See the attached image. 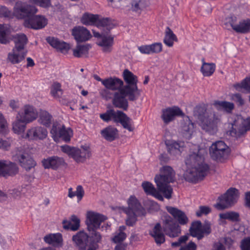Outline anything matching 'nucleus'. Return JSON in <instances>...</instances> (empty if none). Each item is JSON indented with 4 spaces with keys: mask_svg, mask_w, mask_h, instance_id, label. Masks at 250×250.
<instances>
[{
    "mask_svg": "<svg viewBox=\"0 0 250 250\" xmlns=\"http://www.w3.org/2000/svg\"><path fill=\"white\" fill-rule=\"evenodd\" d=\"M160 174L156 175L154 180L157 188L167 199H170L173 189L169 183H174L176 180L175 172L170 166H163L160 169Z\"/></svg>",
    "mask_w": 250,
    "mask_h": 250,
    "instance_id": "f257e3e1",
    "label": "nucleus"
},
{
    "mask_svg": "<svg viewBox=\"0 0 250 250\" xmlns=\"http://www.w3.org/2000/svg\"><path fill=\"white\" fill-rule=\"evenodd\" d=\"M127 204L128 207L125 208L124 210L127 215L126 224L129 226H133L137 221V217L145 216L146 211L134 196L130 197L127 201Z\"/></svg>",
    "mask_w": 250,
    "mask_h": 250,
    "instance_id": "f03ea898",
    "label": "nucleus"
},
{
    "mask_svg": "<svg viewBox=\"0 0 250 250\" xmlns=\"http://www.w3.org/2000/svg\"><path fill=\"white\" fill-rule=\"evenodd\" d=\"M130 92L131 94H128L127 90L123 87L118 92H115L112 100L113 104L116 107L127 110L128 104L126 97L130 101H134L140 97L132 92Z\"/></svg>",
    "mask_w": 250,
    "mask_h": 250,
    "instance_id": "7ed1b4c3",
    "label": "nucleus"
},
{
    "mask_svg": "<svg viewBox=\"0 0 250 250\" xmlns=\"http://www.w3.org/2000/svg\"><path fill=\"white\" fill-rule=\"evenodd\" d=\"M37 12L38 9L35 6L21 1H18L16 2L14 7L12 15L18 19H23L25 21L29 18L32 15L36 14Z\"/></svg>",
    "mask_w": 250,
    "mask_h": 250,
    "instance_id": "20e7f679",
    "label": "nucleus"
},
{
    "mask_svg": "<svg viewBox=\"0 0 250 250\" xmlns=\"http://www.w3.org/2000/svg\"><path fill=\"white\" fill-rule=\"evenodd\" d=\"M221 121L220 117L213 112H210L199 124L203 130L210 134H214L217 131Z\"/></svg>",
    "mask_w": 250,
    "mask_h": 250,
    "instance_id": "39448f33",
    "label": "nucleus"
},
{
    "mask_svg": "<svg viewBox=\"0 0 250 250\" xmlns=\"http://www.w3.org/2000/svg\"><path fill=\"white\" fill-rule=\"evenodd\" d=\"M201 167H188L184 174L185 179L189 182L196 183L202 180L207 175L209 166L203 165Z\"/></svg>",
    "mask_w": 250,
    "mask_h": 250,
    "instance_id": "423d86ee",
    "label": "nucleus"
},
{
    "mask_svg": "<svg viewBox=\"0 0 250 250\" xmlns=\"http://www.w3.org/2000/svg\"><path fill=\"white\" fill-rule=\"evenodd\" d=\"M239 197V191L235 188H230L223 195L219 197L220 202L215 207L220 210L227 208L235 204Z\"/></svg>",
    "mask_w": 250,
    "mask_h": 250,
    "instance_id": "0eeeda50",
    "label": "nucleus"
},
{
    "mask_svg": "<svg viewBox=\"0 0 250 250\" xmlns=\"http://www.w3.org/2000/svg\"><path fill=\"white\" fill-rule=\"evenodd\" d=\"M162 226L166 234L170 237H178L181 233L180 225L172 217L168 215L163 216Z\"/></svg>",
    "mask_w": 250,
    "mask_h": 250,
    "instance_id": "6e6552de",
    "label": "nucleus"
},
{
    "mask_svg": "<svg viewBox=\"0 0 250 250\" xmlns=\"http://www.w3.org/2000/svg\"><path fill=\"white\" fill-rule=\"evenodd\" d=\"M123 75L124 79L127 84L123 88L127 90L128 94H131L130 92H132L140 96L141 90L137 87V77L128 69H125Z\"/></svg>",
    "mask_w": 250,
    "mask_h": 250,
    "instance_id": "1a4fd4ad",
    "label": "nucleus"
},
{
    "mask_svg": "<svg viewBox=\"0 0 250 250\" xmlns=\"http://www.w3.org/2000/svg\"><path fill=\"white\" fill-rule=\"evenodd\" d=\"M48 23V20L41 15H32L29 18L24 21L23 25L27 28L40 30L44 28Z\"/></svg>",
    "mask_w": 250,
    "mask_h": 250,
    "instance_id": "9d476101",
    "label": "nucleus"
},
{
    "mask_svg": "<svg viewBox=\"0 0 250 250\" xmlns=\"http://www.w3.org/2000/svg\"><path fill=\"white\" fill-rule=\"evenodd\" d=\"M12 158L14 161L19 163L20 166L26 170H30L36 165L33 159L25 152L18 151Z\"/></svg>",
    "mask_w": 250,
    "mask_h": 250,
    "instance_id": "9b49d317",
    "label": "nucleus"
},
{
    "mask_svg": "<svg viewBox=\"0 0 250 250\" xmlns=\"http://www.w3.org/2000/svg\"><path fill=\"white\" fill-rule=\"evenodd\" d=\"M107 219V217L102 214L92 211L86 214L85 221L87 229H99L101 223Z\"/></svg>",
    "mask_w": 250,
    "mask_h": 250,
    "instance_id": "f8f14e48",
    "label": "nucleus"
},
{
    "mask_svg": "<svg viewBox=\"0 0 250 250\" xmlns=\"http://www.w3.org/2000/svg\"><path fill=\"white\" fill-rule=\"evenodd\" d=\"M48 132L46 128L41 126H32L27 130L23 138L28 140H42L47 136Z\"/></svg>",
    "mask_w": 250,
    "mask_h": 250,
    "instance_id": "ddd939ff",
    "label": "nucleus"
},
{
    "mask_svg": "<svg viewBox=\"0 0 250 250\" xmlns=\"http://www.w3.org/2000/svg\"><path fill=\"white\" fill-rule=\"evenodd\" d=\"M71 34L77 42H83L92 38L90 32L82 26H76L71 30Z\"/></svg>",
    "mask_w": 250,
    "mask_h": 250,
    "instance_id": "4468645a",
    "label": "nucleus"
},
{
    "mask_svg": "<svg viewBox=\"0 0 250 250\" xmlns=\"http://www.w3.org/2000/svg\"><path fill=\"white\" fill-rule=\"evenodd\" d=\"M165 145L167 152L174 156H179L185 147V143L183 141H175L174 140H167Z\"/></svg>",
    "mask_w": 250,
    "mask_h": 250,
    "instance_id": "2eb2a0df",
    "label": "nucleus"
},
{
    "mask_svg": "<svg viewBox=\"0 0 250 250\" xmlns=\"http://www.w3.org/2000/svg\"><path fill=\"white\" fill-rule=\"evenodd\" d=\"M167 210L179 225H186L189 222L188 216L182 210L172 207H167Z\"/></svg>",
    "mask_w": 250,
    "mask_h": 250,
    "instance_id": "dca6fc26",
    "label": "nucleus"
},
{
    "mask_svg": "<svg viewBox=\"0 0 250 250\" xmlns=\"http://www.w3.org/2000/svg\"><path fill=\"white\" fill-rule=\"evenodd\" d=\"M184 114L181 109L177 106L168 107L163 110L162 118L166 124L172 121L175 116H184Z\"/></svg>",
    "mask_w": 250,
    "mask_h": 250,
    "instance_id": "f3484780",
    "label": "nucleus"
},
{
    "mask_svg": "<svg viewBox=\"0 0 250 250\" xmlns=\"http://www.w3.org/2000/svg\"><path fill=\"white\" fill-rule=\"evenodd\" d=\"M44 168H52L56 170L59 167L65 164L63 158L57 156L48 157L42 161Z\"/></svg>",
    "mask_w": 250,
    "mask_h": 250,
    "instance_id": "a211bd4d",
    "label": "nucleus"
},
{
    "mask_svg": "<svg viewBox=\"0 0 250 250\" xmlns=\"http://www.w3.org/2000/svg\"><path fill=\"white\" fill-rule=\"evenodd\" d=\"M17 115L20 116V117L25 123H29L37 118L38 113L33 106L26 105L23 108V111L22 112H19Z\"/></svg>",
    "mask_w": 250,
    "mask_h": 250,
    "instance_id": "6ab92c4d",
    "label": "nucleus"
},
{
    "mask_svg": "<svg viewBox=\"0 0 250 250\" xmlns=\"http://www.w3.org/2000/svg\"><path fill=\"white\" fill-rule=\"evenodd\" d=\"M102 84L107 89L119 91L123 87L124 82L118 78L111 77L104 79Z\"/></svg>",
    "mask_w": 250,
    "mask_h": 250,
    "instance_id": "aec40b11",
    "label": "nucleus"
},
{
    "mask_svg": "<svg viewBox=\"0 0 250 250\" xmlns=\"http://www.w3.org/2000/svg\"><path fill=\"white\" fill-rule=\"evenodd\" d=\"M203 156L193 153L189 154L185 160V163L188 167H201L203 165H207L204 162Z\"/></svg>",
    "mask_w": 250,
    "mask_h": 250,
    "instance_id": "412c9836",
    "label": "nucleus"
},
{
    "mask_svg": "<svg viewBox=\"0 0 250 250\" xmlns=\"http://www.w3.org/2000/svg\"><path fill=\"white\" fill-rule=\"evenodd\" d=\"M26 55V52L24 50L14 47L8 53L7 60L12 64L19 63L24 60Z\"/></svg>",
    "mask_w": 250,
    "mask_h": 250,
    "instance_id": "4be33fe9",
    "label": "nucleus"
},
{
    "mask_svg": "<svg viewBox=\"0 0 250 250\" xmlns=\"http://www.w3.org/2000/svg\"><path fill=\"white\" fill-rule=\"evenodd\" d=\"M114 43V37L111 36L104 35L97 43V45L102 47V51L106 53L111 52Z\"/></svg>",
    "mask_w": 250,
    "mask_h": 250,
    "instance_id": "5701e85b",
    "label": "nucleus"
},
{
    "mask_svg": "<svg viewBox=\"0 0 250 250\" xmlns=\"http://www.w3.org/2000/svg\"><path fill=\"white\" fill-rule=\"evenodd\" d=\"M73 159L77 163H83L86 159L89 158L91 155L89 147H83L82 149L76 148L74 151Z\"/></svg>",
    "mask_w": 250,
    "mask_h": 250,
    "instance_id": "b1692460",
    "label": "nucleus"
},
{
    "mask_svg": "<svg viewBox=\"0 0 250 250\" xmlns=\"http://www.w3.org/2000/svg\"><path fill=\"white\" fill-rule=\"evenodd\" d=\"M46 41L51 46L62 53H66L70 48L69 44L54 37H47Z\"/></svg>",
    "mask_w": 250,
    "mask_h": 250,
    "instance_id": "393cba45",
    "label": "nucleus"
},
{
    "mask_svg": "<svg viewBox=\"0 0 250 250\" xmlns=\"http://www.w3.org/2000/svg\"><path fill=\"white\" fill-rule=\"evenodd\" d=\"M43 240L46 243L55 247H61L62 246V237L60 233H50L45 235Z\"/></svg>",
    "mask_w": 250,
    "mask_h": 250,
    "instance_id": "a878e982",
    "label": "nucleus"
},
{
    "mask_svg": "<svg viewBox=\"0 0 250 250\" xmlns=\"http://www.w3.org/2000/svg\"><path fill=\"white\" fill-rule=\"evenodd\" d=\"M149 234L155 240L157 245H161L165 242V237L162 230V226L159 223H157Z\"/></svg>",
    "mask_w": 250,
    "mask_h": 250,
    "instance_id": "bb28decb",
    "label": "nucleus"
},
{
    "mask_svg": "<svg viewBox=\"0 0 250 250\" xmlns=\"http://www.w3.org/2000/svg\"><path fill=\"white\" fill-rule=\"evenodd\" d=\"M142 186L146 194L152 195L161 201L164 200L163 196L160 193V191L157 190L151 183L144 182L142 183Z\"/></svg>",
    "mask_w": 250,
    "mask_h": 250,
    "instance_id": "cd10ccee",
    "label": "nucleus"
},
{
    "mask_svg": "<svg viewBox=\"0 0 250 250\" xmlns=\"http://www.w3.org/2000/svg\"><path fill=\"white\" fill-rule=\"evenodd\" d=\"M101 134L104 139L112 142L118 137V131L116 128L110 125L102 130Z\"/></svg>",
    "mask_w": 250,
    "mask_h": 250,
    "instance_id": "c85d7f7f",
    "label": "nucleus"
},
{
    "mask_svg": "<svg viewBox=\"0 0 250 250\" xmlns=\"http://www.w3.org/2000/svg\"><path fill=\"white\" fill-rule=\"evenodd\" d=\"M11 40L15 43L14 48L24 50L27 43L28 39L24 34H16L11 36Z\"/></svg>",
    "mask_w": 250,
    "mask_h": 250,
    "instance_id": "c756f323",
    "label": "nucleus"
},
{
    "mask_svg": "<svg viewBox=\"0 0 250 250\" xmlns=\"http://www.w3.org/2000/svg\"><path fill=\"white\" fill-rule=\"evenodd\" d=\"M115 123H121L124 128L127 129L129 131H133L134 130V127L132 126V120L123 111H119L118 118Z\"/></svg>",
    "mask_w": 250,
    "mask_h": 250,
    "instance_id": "7c9ffc66",
    "label": "nucleus"
},
{
    "mask_svg": "<svg viewBox=\"0 0 250 250\" xmlns=\"http://www.w3.org/2000/svg\"><path fill=\"white\" fill-rule=\"evenodd\" d=\"M209 152L210 156L213 159L222 162L228 158L229 150L211 149L210 147Z\"/></svg>",
    "mask_w": 250,
    "mask_h": 250,
    "instance_id": "2f4dec72",
    "label": "nucleus"
},
{
    "mask_svg": "<svg viewBox=\"0 0 250 250\" xmlns=\"http://www.w3.org/2000/svg\"><path fill=\"white\" fill-rule=\"evenodd\" d=\"M202 230V223L201 221H195L192 223L189 229L190 234L194 237H196L198 240H201L204 237Z\"/></svg>",
    "mask_w": 250,
    "mask_h": 250,
    "instance_id": "473e14b6",
    "label": "nucleus"
},
{
    "mask_svg": "<svg viewBox=\"0 0 250 250\" xmlns=\"http://www.w3.org/2000/svg\"><path fill=\"white\" fill-rule=\"evenodd\" d=\"M213 105L218 110L224 111L228 113H231L234 108L233 103L227 101H215Z\"/></svg>",
    "mask_w": 250,
    "mask_h": 250,
    "instance_id": "72a5a7b5",
    "label": "nucleus"
},
{
    "mask_svg": "<svg viewBox=\"0 0 250 250\" xmlns=\"http://www.w3.org/2000/svg\"><path fill=\"white\" fill-rule=\"evenodd\" d=\"M80 219L75 215H72L71 221L63 220L62 222L63 228L65 229L77 230L80 227Z\"/></svg>",
    "mask_w": 250,
    "mask_h": 250,
    "instance_id": "f704fd0d",
    "label": "nucleus"
},
{
    "mask_svg": "<svg viewBox=\"0 0 250 250\" xmlns=\"http://www.w3.org/2000/svg\"><path fill=\"white\" fill-rule=\"evenodd\" d=\"M181 128L183 136L187 139L190 138L194 131L193 123L189 119H188L182 124Z\"/></svg>",
    "mask_w": 250,
    "mask_h": 250,
    "instance_id": "c9c22d12",
    "label": "nucleus"
},
{
    "mask_svg": "<svg viewBox=\"0 0 250 250\" xmlns=\"http://www.w3.org/2000/svg\"><path fill=\"white\" fill-rule=\"evenodd\" d=\"M99 15L85 13L81 18V22L85 25H94L98 21Z\"/></svg>",
    "mask_w": 250,
    "mask_h": 250,
    "instance_id": "e433bc0d",
    "label": "nucleus"
},
{
    "mask_svg": "<svg viewBox=\"0 0 250 250\" xmlns=\"http://www.w3.org/2000/svg\"><path fill=\"white\" fill-rule=\"evenodd\" d=\"M235 27L234 31L237 33L246 34L250 32V19H247L241 21Z\"/></svg>",
    "mask_w": 250,
    "mask_h": 250,
    "instance_id": "4c0bfd02",
    "label": "nucleus"
},
{
    "mask_svg": "<svg viewBox=\"0 0 250 250\" xmlns=\"http://www.w3.org/2000/svg\"><path fill=\"white\" fill-rule=\"evenodd\" d=\"M26 124L20 117V116L17 115L16 120L13 123L12 129L13 131L19 134L22 133L25 129Z\"/></svg>",
    "mask_w": 250,
    "mask_h": 250,
    "instance_id": "58836bf2",
    "label": "nucleus"
},
{
    "mask_svg": "<svg viewBox=\"0 0 250 250\" xmlns=\"http://www.w3.org/2000/svg\"><path fill=\"white\" fill-rule=\"evenodd\" d=\"M119 111H120L117 110L115 111L114 109H108L105 113L100 114V117L105 122H108L111 120L116 122L118 118V115L119 114Z\"/></svg>",
    "mask_w": 250,
    "mask_h": 250,
    "instance_id": "ea45409f",
    "label": "nucleus"
},
{
    "mask_svg": "<svg viewBox=\"0 0 250 250\" xmlns=\"http://www.w3.org/2000/svg\"><path fill=\"white\" fill-rule=\"evenodd\" d=\"M53 121L52 116L45 110H41L39 114V122L46 127L50 126Z\"/></svg>",
    "mask_w": 250,
    "mask_h": 250,
    "instance_id": "a19ab883",
    "label": "nucleus"
},
{
    "mask_svg": "<svg viewBox=\"0 0 250 250\" xmlns=\"http://www.w3.org/2000/svg\"><path fill=\"white\" fill-rule=\"evenodd\" d=\"M4 171L3 177H6L9 176H13L18 172L19 168L15 163L6 161L5 167Z\"/></svg>",
    "mask_w": 250,
    "mask_h": 250,
    "instance_id": "79ce46f5",
    "label": "nucleus"
},
{
    "mask_svg": "<svg viewBox=\"0 0 250 250\" xmlns=\"http://www.w3.org/2000/svg\"><path fill=\"white\" fill-rule=\"evenodd\" d=\"M177 41V39L175 35L169 27H167L164 39V43L168 47H171L173 45L174 41Z\"/></svg>",
    "mask_w": 250,
    "mask_h": 250,
    "instance_id": "37998d69",
    "label": "nucleus"
},
{
    "mask_svg": "<svg viewBox=\"0 0 250 250\" xmlns=\"http://www.w3.org/2000/svg\"><path fill=\"white\" fill-rule=\"evenodd\" d=\"M91 48L90 44L78 45L73 50V55L77 58L82 57L88 53L89 49Z\"/></svg>",
    "mask_w": 250,
    "mask_h": 250,
    "instance_id": "c03bdc74",
    "label": "nucleus"
},
{
    "mask_svg": "<svg viewBox=\"0 0 250 250\" xmlns=\"http://www.w3.org/2000/svg\"><path fill=\"white\" fill-rule=\"evenodd\" d=\"M233 87L238 91L243 89L245 92L250 93V77L246 78L240 83L234 84Z\"/></svg>",
    "mask_w": 250,
    "mask_h": 250,
    "instance_id": "a18cd8bd",
    "label": "nucleus"
},
{
    "mask_svg": "<svg viewBox=\"0 0 250 250\" xmlns=\"http://www.w3.org/2000/svg\"><path fill=\"white\" fill-rule=\"evenodd\" d=\"M88 238V236L86 233L83 231H80L73 236L72 240L80 248L82 247V245L86 243Z\"/></svg>",
    "mask_w": 250,
    "mask_h": 250,
    "instance_id": "49530a36",
    "label": "nucleus"
},
{
    "mask_svg": "<svg viewBox=\"0 0 250 250\" xmlns=\"http://www.w3.org/2000/svg\"><path fill=\"white\" fill-rule=\"evenodd\" d=\"M215 70V65L213 63H206L203 62L201 68V71L205 77L211 76Z\"/></svg>",
    "mask_w": 250,
    "mask_h": 250,
    "instance_id": "de8ad7c7",
    "label": "nucleus"
},
{
    "mask_svg": "<svg viewBox=\"0 0 250 250\" xmlns=\"http://www.w3.org/2000/svg\"><path fill=\"white\" fill-rule=\"evenodd\" d=\"M84 194V191L82 186L79 185L77 186L76 188V191L75 192L73 191L72 188H70L68 189V196L69 198H72L76 196L78 202L80 201L82 199Z\"/></svg>",
    "mask_w": 250,
    "mask_h": 250,
    "instance_id": "09e8293b",
    "label": "nucleus"
},
{
    "mask_svg": "<svg viewBox=\"0 0 250 250\" xmlns=\"http://www.w3.org/2000/svg\"><path fill=\"white\" fill-rule=\"evenodd\" d=\"M210 112L207 111V109L204 106H196L194 111V116H196L200 122L206 116L209 114Z\"/></svg>",
    "mask_w": 250,
    "mask_h": 250,
    "instance_id": "8fccbe9b",
    "label": "nucleus"
},
{
    "mask_svg": "<svg viewBox=\"0 0 250 250\" xmlns=\"http://www.w3.org/2000/svg\"><path fill=\"white\" fill-rule=\"evenodd\" d=\"M73 136V131L70 128H66L63 126L61 131L60 135L58 136L59 138H61L62 140L67 143L70 141L71 138Z\"/></svg>",
    "mask_w": 250,
    "mask_h": 250,
    "instance_id": "3c124183",
    "label": "nucleus"
},
{
    "mask_svg": "<svg viewBox=\"0 0 250 250\" xmlns=\"http://www.w3.org/2000/svg\"><path fill=\"white\" fill-rule=\"evenodd\" d=\"M219 217L221 219L229 220L232 222H238L240 220L239 213L234 211L220 213Z\"/></svg>",
    "mask_w": 250,
    "mask_h": 250,
    "instance_id": "603ef678",
    "label": "nucleus"
},
{
    "mask_svg": "<svg viewBox=\"0 0 250 250\" xmlns=\"http://www.w3.org/2000/svg\"><path fill=\"white\" fill-rule=\"evenodd\" d=\"M89 231V238L90 241L92 243L98 244L101 242L102 236L101 234L97 231L98 229H87Z\"/></svg>",
    "mask_w": 250,
    "mask_h": 250,
    "instance_id": "864d4df0",
    "label": "nucleus"
},
{
    "mask_svg": "<svg viewBox=\"0 0 250 250\" xmlns=\"http://www.w3.org/2000/svg\"><path fill=\"white\" fill-rule=\"evenodd\" d=\"M64 125L61 124L58 122H54L53 124L52 128L50 130V133L51 134L52 137L54 141L58 139V136L60 135L61 131Z\"/></svg>",
    "mask_w": 250,
    "mask_h": 250,
    "instance_id": "5fc2aeb1",
    "label": "nucleus"
},
{
    "mask_svg": "<svg viewBox=\"0 0 250 250\" xmlns=\"http://www.w3.org/2000/svg\"><path fill=\"white\" fill-rule=\"evenodd\" d=\"M50 93L54 98L60 97L62 94L61 83L57 82H54L51 86Z\"/></svg>",
    "mask_w": 250,
    "mask_h": 250,
    "instance_id": "6e6d98bb",
    "label": "nucleus"
},
{
    "mask_svg": "<svg viewBox=\"0 0 250 250\" xmlns=\"http://www.w3.org/2000/svg\"><path fill=\"white\" fill-rule=\"evenodd\" d=\"M96 23L97 27L98 28H106L108 31L113 27V24L108 18H103L102 19H99V18L98 21Z\"/></svg>",
    "mask_w": 250,
    "mask_h": 250,
    "instance_id": "4d7b16f0",
    "label": "nucleus"
},
{
    "mask_svg": "<svg viewBox=\"0 0 250 250\" xmlns=\"http://www.w3.org/2000/svg\"><path fill=\"white\" fill-rule=\"evenodd\" d=\"M230 99L238 106H242L245 104V101L239 93L232 94Z\"/></svg>",
    "mask_w": 250,
    "mask_h": 250,
    "instance_id": "13d9d810",
    "label": "nucleus"
},
{
    "mask_svg": "<svg viewBox=\"0 0 250 250\" xmlns=\"http://www.w3.org/2000/svg\"><path fill=\"white\" fill-rule=\"evenodd\" d=\"M131 5L133 11H138L145 7V0H134Z\"/></svg>",
    "mask_w": 250,
    "mask_h": 250,
    "instance_id": "bf43d9fd",
    "label": "nucleus"
},
{
    "mask_svg": "<svg viewBox=\"0 0 250 250\" xmlns=\"http://www.w3.org/2000/svg\"><path fill=\"white\" fill-rule=\"evenodd\" d=\"M11 36L8 37L7 32L3 29H0V43L7 44L11 41Z\"/></svg>",
    "mask_w": 250,
    "mask_h": 250,
    "instance_id": "052dcab7",
    "label": "nucleus"
},
{
    "mask_svg": "<svg viewBox=\"0 0 250 250\" xmlns=\"http://www.w3.org/2000/svg\"><path fill=\"white\" fill-rule=\"evenodd\" d=\"M188 234L180 236L177 241L172 242L171 244L173 248H177L181 246L182 244H185L188 239Z\"/></svg>",
    "mask_w": 250,
    "mask_h": 250,
    "instance_id": "680f3d73",
    "label": "nucleus"
},
{
    "mask_svg": "<svg viewBox=\"0 0 250 250\" xmlns=\"http://www.w3.org/2000/svg\"><path fill=\"white\" fill-rule=\"evenodd\" d=\"M110 89H108L106 88L101 90L100 91V95L101 97L106 101H108L113 98L114 94L110 91Z\"/></svg>",
    "mask_w": 250,
    "mask_h": 250,
    "instance_id": "e2e57ef3",
    "label": "nucleus"
},
{
    "mask_svg": "<svg viewBox=\"0 0 250 250\" xmlns=\"http://www.w3.org/2000/svg\"><path fill=\"white\" fill-rule=\"evenodd\" d=\"M150 54H157L162 51V44L160 42H156L149 44Z\"/></svg>",
    "mask_w": 250,
    "mask_h": 250,
    "instance_id": "0e129e2a",
    "label": "nucleus"
},
{
    "mask_svg": "<svg viewBox=\"0 0 250 250\" xmlns=\"http://www.w3.org/2000/svg\"><path fill=\"white\" fill-rule=\"evenodd\" d=\"M211 211V209L208 206H201L199 209L196 211V215L197 217H201L202 215H207Z\"/></svg>",
    "mask_w": 250,
    "mask_h": 250,
    "instance_id": "69168bd1",
    "label": "nucleus"
},
{
    "mask_svg": "<svg viewBox=\"0 0 250 250\" xmlns=\"http://www.w3.org/2000/svg\"><path fill=\"white\" fill-rule=\"evenodd\" d=\"M226 24L229 23L232 28L234 30L235 27L238 25L237 23V18L234 15H231L226 18Z\"/></svg>",
    "mask_w": 250,
    "mask_h": 250,
    "instance_id": "338daca9",
    "label": "nucleus"
},
{
    "mask_svg": "<svg viewBox=\"0 0 250 250\" xmlns=\"http://www.w3.org/2000/svg\"><path fill=\"white\" fill-rule=\"evenodd\" d=\"M241 250H250V237L245 238L240 243Z\"/></svg>",
    "mask_w": 250,
    "mask_h": 250,
    "instance_id": "774afa93",
    "label": "nucleus"
}]
</instances>
